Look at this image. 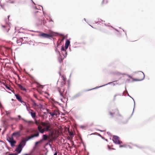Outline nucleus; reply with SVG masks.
<instances>
[{
  "mask_svg": "<svg viewBox=\"0 0 155 155\" xmlns=\"http://www.w3.org/2000/svg\"><path fill=\"white\" fill-rule=\"evenodd\" d=\"M109 114L111 117H113L114 116L116 117V120L118 122H121L123 124L125 123L123 121V120L124 118L123 117L119 114V110L117 108L115 109L114 110H113V111L112 112L110 111Z\"/></svg>",
  "mask_w": 155,
  "mask_h": 155,
  "instance_id": "obj_1",
  "label": "nucleus"
},
{
  "mask_svg": "<svg viewBox=\"0 0 155 155\" xmlns=\"http://www.w3.org/2000/svg\"><path fill=\"white\" fill-rule=\"evenodd\" d=\"M39 36H41L44 38H52L53 35L51 34L45 33L42 32L41 34L39 35Z\"/></svg>",
  "mask_w": 155,
  "mask_h": 155,
  "instance_id": "obj_2",
  "label": "nucleus"
},
{
  "mask_svg": "<svg viewBox=\"0 0 155 155\" xmlns=\"http://www.w3.org/2000/svg\"><path fill=\"white\" fill-rule=\"evenodd\" d=\"M119 138L117 136H114L113 137V141L116 144H120L122 142L119 141Z\"/></svg>",
  "mask_w": 155,
  "mask_h": 155,
  "instance_id": "obj_3",
  "label": "nucleus"
},
{
  "mask_svg": "<svg viewBox=\"0 0 155 155\" xmlns=\"http://www.w3.org/2000/svg\"><path fill=\"white\" fill-rule=\"evenodd\" d=\"M117 82V81H114L112 82H109L107 84H104V85H103L101 86H99V87H95L94 88H92V89H91L88 90L87 91H90V90H92V89H97V88H99V87H102L103 86H106V85H107L110 84H112L113 86H114L115 85V84L114 82L116 83Z\"/></svg>",
  "mask_w": 155,
  "mask_h": 155,
  "instance_id": "obj_4",
  "label": "nucleus"
},
{
  "mask_svg": "<svg viewBox=\"0 0 155 155\" xmlns=\"http://www.w3.org/2000/svg\"><path fill=\"white\" fill-rule=\"evenodd\" d=\"M138 72H140V73L139 74V75L140 76L142 77V78L140 79H134L133 80V81H142L143 80L145 76L144 73L142 71H139Z\"/></svg>",
  "mask_w": 155,
  "mask_h": 155,
  "instance_id": "obj_5",
  "label": "nucleus"
},
{
  "mask_svg": "<svg viewBox=\"0 0 155 155\" xmlns=\"http://www.w3.org/2000/svg\"><path fill=\"white\" fill-rule=\"evenodd\" d=\"M21 133L20 131H18L14 132L12 134V136H13V137H15L16 138H19L21 136Z\"/></svg>",
  "mask_w": 155,
  "mask_h": 155,
  "instance_id": "obj_6",
  "label": "nucleus"
},
{
  "mask_svg": "<svg viewBox=\"0 0 155 155\" xmlns=\"http://www.w3.org/2000/svg\"><path fill=\"white\" fill-rule=\"evenodd\" d=\"M26 109L27 110L29 111V113L31 114V115L33 118H34L36 116V113L34 112L31 109H28V107L26 106Z\"/></svg>",
  "mask_w": 155,
  "mask_h": 155,
  "instance_id": "obj_7",
  "label": "nucleus"
},
{
  "mask_svg": "<svg viewBox=\"0 0 155 155\" xmlns=\"http://www.w3.org/2000/svg\"><path fill=\"white\" fill-rule=\"evenodd\" d=\"M25 145V142L21 140L18 145V148H22V149Z\"/></svg>",
  "mask_w": 155,
  "mask_h": 155,
  "instance_id": "obj_8",
  "label": "nucleus"
},
{
  "mask_svg": "<svg viewBox=\"0 0 155 155\" xmlns=\"http://www.w3.org/2000/svg\"><path fill=\"white\" fill-rule=\"evenodd\" d=\"M15 94V96L16 98L19 101H20L21 103H24L23 101L22 100L21 98L20 97L19 94Z\"/></svg>",
  "mask_w": 155,
  "mask_h": 155,
  "instance_id": "obj_9",
  "label": "nucleus"
},
{
  "mask_svg": "<svg viewBox=\"0 0 155 155\" xmlns=\"http://www.w3.org/2000/svg\"><path fill=\"white\" fill-rule=\"evenodd\" d=\"M39 136V133L38 132H37L36 134L32 135L30 136H29V137L30 140L34 137H38Z\"/></svg>",
  "mask_w": 155,
  "mask_h": 155,
  "instance_id": "obj_10",
  "label": "nucleus"
},
{
  "mask_svg": "<svg viewBox=\"0 0 155 155\" xmlns=\"http://www.w3.org/2000/svg\"><path fill=\"white\" fill-rule=\"evenodd\" d=\"M12 39L13 40L16 41L17 44H20L18 45H21L22 42H21V41L20 40H18L16 37H14Z\"/></svg>",
  "mask_w": 155,
  "mask_h": 155,
  "instance_id": "obj_11",
  "label": "nucleus"
},
{
  "mask_svg": "<svg viewBox=\"0 0 155 155\" xmlns=\"http://www.w3.org/2000/svg\"><path fill=\"white\" fill-rule=\"evenodd\" d=\"M44 22L42 20L38 19L37 21L36 24L38 26L42 25Z\"/></svg>",
  "mask_w": 155,
  "mask_h": 155,
  "instance_id": "obj_12",
  "label": "nucleus"
},
{
  "mask_svg": "<svg viewBox=\"0 0 155 155\" xmlns=\"http://www.w3.org/2000/svg\"><path fill=\"white\" fill-rule=\"evenodd\" d=\"M81 93H79L74 95V96H73V97H72V99H76L81 96Z\"/></svg>",
  "mask_w": 155,
  "mask_h": 155,
  "instance_id": "obj_13",
  "label": "nucleus"
},
{
  "mask_svg": "<svg viewBox=\"0 0 155 155\" xmlns=\"http://www.w3.org/2000/svg\"><path fill=\"white\" fill-rule=\"evenodd\" d=\"M61 51L64 52V53L65 54V55H64V57H65L67 56V52L66 50H64V48L63 46H61Z\"/></svg>",
  "mask_w": 155,
  "mask_h": 155,
  "instance_id": "obj_14",
  "label": "nucleus"
},
{
  "mask_svg": "<svg viewBox=\"0 0 155 155\" xmlns=\"http://www.w3.org/2000/svg\"><path fill=\"white\" fill-rule=\"evenodd\" d=\"M8 142L10 143L11 147H13L15 146V144L16 143V142L14 140L11 141H8Z\"/></svg>",
  "mask_w": 155,
  "mask_h": 155,
  "instance_id": "obj_15",
  "label": "nucleus"
},
{
  "mask_svg": "<svg viewBox=\"0 0 155 155\" xmlns=\"http://www.w3.org/2000/svg\"><path fill=\"white\" fill-rule=\"evenodd\" d=\"M18 117L19 118V119H20V118H21V120H24L25 122H26L28 124H29L31 122V121L27 120H25L24 118H21V116L19 115L18 116Z\"/></svg>",
  "mask_w": 155,
  "mask_h": 155,
  "instance_id": "obj_16",
  "label": "nucleus"
},
{
  "mask_svg": "<svg viewBox=\"0 0 155 155\" xmlns=\"http://www.w3.org/2000/svg\"><path fill=\"white\" fill-rule=\"evenodd\" d=\"M114 74L115 75H117V76H119L120 75H126V73H121L119 72H118V71H116V72H115L114 73Z\"/></svg>",
  "mask_w": 155,
  "mask_h": 155,
  "instance_id": "obj_17",
  "label": "nucleus"
},
{
  "mask_svg": "<svg viewBox=\"0 0 155 155\" xmlns=\"http://www.w3.org/2000/svg\"><path fill=\"white\" fill-rule=\"evenodd\" d=\"M65 58V57H64H64L62 58L61 57V55H60L59 57L58 58V61L60 63H61V62H62L63 60Z\"/></svg>",
  "mask_w": 155,
  "mask_h": 155,
  "instance_id": "obj_18",
  "label": "nucleus"
},
{
  "mask_svg": "<svg viewBox=\"0 0 155 155\" xmlns=\"http://www.w3.org/2000/svg\"><path fill=\"white\" fill-rule=\"evenodd\" d=\"M22 150V148H18V147L15 149V151L18 152V153H19L21 152Z\"/></svg>",
  "mask_w": 155,
  "mask_h": 155,
  "instance_id": "obj_19",
  "label": "nucleus"
},
{
  "mask_svg": "<svg viewBox=\"0 0 155 155\" xmlns=\"http://www.w3.org/2000/svg\"><path fill=\"white\" fill-rule=\"evenodd\" d=\"M48 138V136L46 134H44L43 135L42 140H46Z\"/></svg>",
  "mask_w": 155,
  "mask_h": 155,
  "instance_id": "obj_20",
  "label": "nucleus"
},
{
  "mask_svg": "<svg viewBox=\"0 0 155 155\" xmlns=\"http://www.w3.org/2000/svg\"><path fill=\"white\" fill-rule=\"evenodd\" d=\"M31 101L32 102L33 104H32V105L33 106L35 107L37 105V104L36 103L35 101L33 100V99H31Z\"/></svg>",
  "mask_w": 155,
  "mask_h": 155,
  "instance_id": "obj_21",
  "label": "nucleus"
},
{
  "mask_svg": "<svg viewBox=\"0 0 155 155\" xmlns=\"http://www.w3.org/2000/svg\"><path fill=\"white\" fill-rule=\"evenodd\" d=\"M21 38L22 39V41H24V39H26L25 40V41L23 42V43H24L25 42H25H28V38H27V37H22Z\"/></svg>",
  "mask_w": 155,
  "mask_h": 155,
  "instance_id": "obj_22",
  "label": "nucleus"
},
{
  "mask_svg": "<svg viewBox=\"0 0 155 155\" xmlns=\"http://www.w3.org/2000/svg\"><path fill=\"white\" fill-rule=\"evenodd\" d=\"M19 130L18 131H20V132L21 133V132L23 130L24 127L21 124H19Z\"/></svg>",
  "mask_w": 155,
  "mask_h": 155,
  "instance_id": "obj_23",
  "label": "nucleus"
},
{
  "mask_svg": "<svg viewBox=\"0 0 155 155\" xmlns=\"http://www.w3.org/2000/svg\"><path fill=\"white\" fill-rule=\"evenodd\" d=\"M103 21L101 19H99L98 21L95 22L97 24H99L100 25H101V24H102V22Z\"/></svg>",
  "mask_w": 155,
  "mask_h": 155,
  "instance_id": "obj_24",
  "label": "nucleus"
},
{
  "mask_svg": "<svg viewBox=\"0 0 155 155\" xmlns=\"http://www.w3.org/2000/svg\"><path fill=\"white\" fill-rule=\"evenodd\" d=\"M70 41L69 40H67L66 41L65 45L69 46V45L70 44Z\"/></svg>",
  "mask_w": 155,
  "mask_h": 155,
  "instance_id": "obj_25",
  "label": "nucleus"
},
{
  "mask_svg": "<svg viewBox=\"0 0 155 155\" xmlns=\"http://www.w3.org/2000/svg\"><path fill=\"white\" fill-rule=\"evenodd\" d=\"M8 138L9 139V140L8 139H7V140L8 141H8H11L14 140L13 137L12 136L11 137H8Z\"/></svg>",
  "mask_w": 155,
  "mask_h": 155,
  "instance_id": "obj_26",
  "label": "nucleus"
},
{
  "mask_svg": "<svg viewBox=\"0 0 155 155\" xmlns=\"http://www.w3.org/2000/svg\"><path fill=\"white\" fill-rule=\"evenodd\" d=\"M5 87L7 89H8L9 90H10L12 91V92L14 94V91H13L12 90H11L10 89V87L9 86H8V85H7L6 86H5Z\"/></svg>",
  "mask_w": 155,
  "mask_h": 155,
  "instance_id": "obj_27",
  "label": "nucleus"
},
{
  "mask_svg": "<svg viewBox=\"0 0 155 155\" xmlns=\"http://www.w3.org/2000/svg\"><path fill=\"white\" fill-rule=\"evenodd\" d=\"M127 96H129V97H130L134 101V107H135V101H134V99L132 97H131V96H130L129 95V94L128 93V94H127ZM134 109H133V113H132V115H132L133 114V112H134Z\"/></svg>",
  "mask_w": 155,
  "mask_h": 155,
  "instance_id": "obj_28",
  "label": "nucleus"
},
{
  "mask_svg": "<svg viewBox=\"0 0 155 155\" xmlns=\"http://www.w3.org/2000/svg\"><path fill=\"white\" fill-rule=\"evenodd\" d=\"M46 130L48 131L50 130V126L48 125H47L46 127Z\"/></svg>",
  "mask_w": 155,
  "mask_h": 155,
  "instance_id": "obj_29",
  "label": "nucleus"
},
{
  "mask_svg": "<svg viewBox=\"0 0 155 155\" xmlns=\"http://www.w3.org/2000/svg\"><path fill=\"white\" fill-rule=\"evenodd\" d=\"M59 92L60 93V95L62 97H63L65 100H66L67 101L68 100V98L64 97L63 96V95L62 94V93L61 92L59 91Z\"/></svg>",
  "mask_w": 155,
  "mask_h": 155,
  "instance_id": "obj_30",
  "label": "nucleus"
},
{
  "mask_svg": "<svg viewBox=\"0 0 155 155\" xmlns=\"http://www.w3.org/2000/svg\"><path fill=\"white\" fill-rule=\"evenodd\" d=\"M38 107L40 109H41L42 107V105L41 104H37L36 106Z\"/></svg>",
  "mask_w": 155,
  "mask_h": 155,
  "instance_id": "obj_31",
  "label": "nucleus"
},
{
  "mask_svg": "<svg viewBox=\"0 0 155 155\" xmlns=\"http://www.w3.org/2000/svg\"><path fill=\"white\" fill-rule=\"evenodd\" d=\"M30 138H29V137L27 138H26L25 140H22V141H24L25 142V144H26V141H28V140H30Z\"/></svg>",
  "mask_w": 155,
  "mask_h": 155,
  "instance_id": "obj_32",
  "label": "nucleus"
},
{
  "mask_svg": "<svg viewBox=\"0 0 155 155\" xmlns=\"http://www.w3.org/2000/svg\"><path fill=\"white\" fill-rule=\"evenodd\" d=\"M61 78L64 82L65 83L66 81V78L63 76H61Z\"/></svg>",
  "mask_w": 155,
  "mask_h": 155,
  "instance_id": "obj_33",
  "label": "nucleus"
},
{
  "mask_svg": "<svg viewBox=\"0 0 155 155\" xmlns=\"http://www.w3.org/2000/svg\"><path fill=\"white\" fill-rule=\"evenodd\" d=\"M7 2L8 3L13 4L14 3V1L12 0H9L7 1Z\"/></svg>",
  "mask_w": 155,
  "mask_h": 155,
  "instance_id": "obj_34",
  "label": "nucleus"
},
{
  "mask_svg": "<svg viewBox=\"0 0 155 155\" xmlns=\"http://www.w3.org/2000/svg\"><path fill=\"white\" fill-rule=\"evenodd\" d=\"M41 125L44 127H45L48 125V124L44 122H42Z\"/></svg>",
  "mask_w": 155,
  "mask_h": 155,
  "instance_id": "obj_35",
  "label": "nucleus"
},
{
  "mask_svg": "<svg viewBox=\"0 0 155 155\" xmlns=\"http://www.w3.org/2000/svg\"><path fill=\"white\" fill-rule=\"evenodd\" d=\"M49 114H50L52 116H54V115H55V113L53 112H50L49 113Z\"/></svg>",
  "mask_w": 155,
  "mask_h": 155,
  "instance_id": "obj_36",
  "label": "nucleus"
},
{
  "mask_svg": "<svg viewBox=\"0 0 155 155\" xmlns=\"http://www.w3.org/2000/svg\"><path fill=\"white\" fill-rule=\"evenodd\" d=\"M39 132H40L42 134H43L44 133V132H45V129L43 128V129H42Z\"/></svg>",
  "mask_w": 155,
  "mask_h": 155,
  "instance_id": "obj_37",
  "label": "nucleus"
},
{
  "mask_svg": "<svg viewBox=\"0 0 155 155\" xmlns=\"http://www.w3.org/2000/svg\"><path fill=\"white\" fill-rule=\"evenodd\" d=\"M38 131H39L42 129V127L40 126H38Z\"/></svg>",
  "mask_w": 155,
  "mask_h": 155,
  "instance_id": "obj_38",
  "label": "nucleus"
},
{
  "mask_svg": "<svg viewBox=\"0 0 155 155\" xmlns=\"http://www.w3.org/2000/svg\"><path fill=\"white\" fill-rule=\"evenodd\" d=\"M58 47V46H57V47H56L55 49V51L57 53H58V54H59V51H58V48H57Z\"/></svg>",
  "mask_w": 155,
  "mask_h": 155,
  "instance_id": "obj_39",
  "label": "nucleus"
},
{
  "mask_svg": "<svg viewBox=\"0 0 155 155\" xmlns=\"http://www.w3.org/2000/svg\"><path fill=\"white\" fill-rule=\"evenodd\" d=\"M53 112L54 113H55V115L56 116H57V115H58V114H57V113L58 112V111H57V110H55Z\"/></svg>",
  "mask_w": 155,
  "mask_h": 155,
  "instance_id": "obj_40",
  "label": "nucleus"
},
{
  "mask_svg": "<svg viewBox=\"0 0 155 155\" xmlns=\"http://www.w3.org/2000/svg\"><path fill=\"white\" fill-rule=\"evenodd\" d=\"M5 112L6 113V114L7 115L8 114H9L11 113V112L9 111H6Z\"/></svg>",
  "mask_w": 155,
  "mask_h": 155,
  "instance_id": "obj_41",
  "label": "nucleus"
},
{
  "mask_svg": "<svg viewBox=\"0 0 155 155\" xmlns=\"http://www.w3.org/2000/svg\"><path fill=\"white\" fill-rule=\"evenodd\" d=\"M80 127L82 129H84L85 127V126L83 125H81L80 126Z\"/></svg>",
  "mask_w": 155,
  "mask_h": 155,
  "instance_id": "obj_42",
  "label": "nucleus"
},
{
  "mask_svg": "<svg viewBox=\"0 0 155 155\" xmlns=\"http://www.w3.org/2000/svg\"><path fill=\"white\" fill-rule=\"evenodd\" d=\"M20 88L21 89L24 91H26V89L23 86H22V87H21Z\"/></svg>",
  "mask_w": 155,
  "mask_h": 155,
  "instance_id": "obj_43",
  "label": "nucleus"
},
{
  "mask_svg": "<svg viewBox=\"0 0 155 155\" xmlns=\"http://www.w3.org/2000/svg\"><path fill=\"white\" fill-rule=\"evenodd\" d=\"M53 22L52 24V25H53L54 24V21H53L52 20V19H51L49 21V22Z\"/></svg>",
  "mask_w": 155,
  "mask_h": 155,
  "instance_id": "obj_44",
  "label": "nucleus"
},
{
  "mask_svg": "<svg viewBox=\"0 0 155 155\" xmlns=\"http://www.w3.org/2000/svg\"><path fill=\"white\" fill-rule=\"evenodd\" d=\"M18 155V154L17 153H12L9 154L8 155Z\"/></svg>",
  "mask_w": 155,
  "mask_h": 155,
  "instance_id": "obj_45",
  "label": "nucleus"
},
{
  "mask_svg": "<svg viewBox=\"0 0 155 155\" xmlns=\"http://www.w3.org/2000/svg\"><path fill=\"white\" fill-rule=\"evenodd\" d=\"M126 75H127V76H128L130 78L132 79H133L132 77L130 75H129V74H126Z\"/></svg>",
  "mask_w": 155,
  "mask_h": 155,
  "instance_id": "obj_46",
  "label": "nucleus"
},
{
  "mask_svg": "<svg viewBox=\"0 0 155 155\" xmlns=\"http://www.w3.org/2000/svg\"><path fill=\"white\" fill-rule=\"evenodd\" d=\"M120 147H126V145H120L119 146Z\"/></svg>",
  "mask_w": 155,
  "mask_h": 155,
  "instance_id": "obj_47",
  "label": "nucleus"
},
{
  "mask_svg": "<svg viewBox=\"0 0 155 155\" xmlns=\"http://www.w3.org/2000/svg\"><path fill=\"white\" fill-rule=\"evenodd\" d=\"M104 25H105V26H109V27H111V28H113V27L112 26H109V25H108V24L106 25V24H104Z\"/></svg>",
  "mask_w": 155,
  "mask_h": 155,
  "instance_id": "obj_48",
  "label": "nucleus"
},
{
  "mask_svg": "<svg viewBox=\"0 0 155 155\" xmlns=\"http://www.w3.org/2000/svg\"><path fill=\"white\" fill-rule=\"evenodd\" d=\"M24 103H22V104L24 105H25L26 107V106H27V105H26V102H25L24 101Z\"/></svg>",
  "mask_w": 155,
  "mask_h": 155,
  "instance_id": "obj_49",
  "label": "nucleus"
},
{
  "mask_svg": "<svg viewBox=\"0 0 155 155\" xmlns=\"http://www.w3.org/2000/svg\"><path fill=\"white\" fill-rule=\"evenodd\" d=\"M49 145L51 148H52L53 147H52V145L50 143H49Z\"/></svg>",
  "mask_w": 155,
  "mask_h": 155,
  "instance_id": "obj_50",
  "label": "nucleus"
},
{
  "mask_svg": "<svg viewBox=\"0 0 155 155\" xmlns=\"http://www.w3.org/2000/svg\"><path fill=\"white\" fill-rule=\"evenodd\" d=\"M99 136L100 137H101L102 139H105L104 138V137H102L101 134H99Z\"/></svg>",
  "mask_w": 155,
  "mask_h": 155,
  "instance_id": "obj_51",
  "label": "nucleus"
},
{
  "mask_svg": "<svg viewBox=\"0 0 155 155\" xmlns=\"http://www.w3.org/2000/svg\"><path fill=\"white\" fill-rule=\"evenodd\" d=\"M39 143V141H37L35 143V145H37L38 143Z\"/></svg>",
  "mask_w": 155,
  "mask_h": 155,
  "instance_id": "obj_52",
  "label": "nucleus"
},
{
  "mask_svg": "<svg viewBox=\"0 0 155 155\" xmlns=\"http://www.w3.org/2000/svg\"><path fill=\"white\" fill-rule=\"evenodd\" d=\"M1 84L3 85H4L5 86H6L7 85L5 84L4 82L2 83H1Z\"/></svg>",
  "mask_w": 155,
  "mask_h": 155,
  "instance_id": "obj_53",
  "label": "nucleus"
},
{
  "mask_svg": "<svg viewBox=\"0 0 155 155\" xmlns=\"http://www.w3.org/2000/svg\"><path fill=\"white\" fill-rule=\"evenodd\" d=\"M18 87L20 88H21V87H22V86L21 85V84H19L18 85Z\"/></svg>",
  "mask_w": 155,
  "mask_h": 155,
  "instance_id": "obj_54",
  "label": "nucleus"
},
{
  "mask_svg": "<svg viewBox=\"0 0 155 155\" xmlns=\"http://www.w3.org/2000/svg\"><path fill=\"white\" fill-rule=\"evenodd\" d=\"M68 46H67V45H65V49H68Z\"/></svg>",
  "mask_w": 155,
  "mask_h": 155,
  "instance_id": "obj_55",
  "label": "nucleus"
},
{
  "mask_svg": "<svg viewBox=\"0 0 155 155\" xmlns=\"http://www.w3.org/2000/svg\"><path fill=\"white\" fill-rule=\"evenodd\" d=\"M119 95L118 94H115L114 96V100L115 99V97H116L117 96V95Z\"/></svg>",
  "mask_w": 155,
  "mask_h": 155,
  "instance_id": "obj_56",
  "label": "nucleus"
},
{
  "mask_svg": "<svg viewBox=\"0 0 155 155\" xmlns=\"http://www.w3.org/2000/svg\"><path fill=\"white\" fill-rule=\"evenodd\" d=\"M54 155H57V151H56L54 153Z\"/></svg>",
  "mask_w": 155,
  "mask_h": 155,
  "instance_id": "obj_57",
  "label": "nucleus"
},
{
  "mask_svg": "<svg viewBox=\"0 0 155 155\" xmlns=\"http://www.w3.org/2000/svg\"><path fill=\"white\" fill-rule=\"evenodd\" d=\"M130 81V79H127L126 80V82H129Z\"/></svg>",
  "mask_w": 155,
  "mask_h": 155,
  "instance_id": "obj_58",
  "label": "nucleus"
},
{
  "mask_svg": "<svg viewBox=\"0 0 155 155\" xmlns=\"http://www.w3.org/2000/svg\"><path fill=\"white\" fill-rule=\"evenodd\" d=\"M11 119L12 120H14V119H16V118H13V117H11Z\"/></svg>",
  "mask_w": 155,
  "mask_h": 155,
  "instance_id": "obj_59",
  "label": "nucleus"
},
{
  "mask_svg": "<svg viewBox=\"0 0 155 155\" xmlns=\"http://www.w3.org/2000/svg\"><path fill=\"white\" fill-rule=\"evenodd\" d=\"M115 84V85H116V84H119V85H120L121 84H118V83H117V82L116 83V82H114Z\"/></svg>",
  "mask_w": 155,
  "mask_h": 155,
  "instance_id": "obj_60",
  "label": "nucleus"
},
{
  "mask_svg": "<svg viewBox=\"0 0 155 155\" xmlns=\"http://www.w3.org/2000/svg\"><path fill=\"white\" fill-rule=\"evenodd\" d=\"M98 130L101 132H104L105 131L104 130Z\"/></svg>",
  "mask_w": 155,
  "mask_h": 155,
  "instance_id": "obj_61",
  "label": "nucleus"
},
{
  "mask_svg": "<svg viewBox=\"0 0 155 155\" xmlns=\"http://www.w3.org/2000/svg\"><path fill=\"white\" fill-rule=\"evenodd\" d=\"M38 11L35 12L34 14L35 15L37 13H38Z\"/></svg>",
  "mask_w": 155,
  "mask_h": 155,
  "instance_id": "obj_62",
  "label": "nucleus"
},
{
  "mask_svg": "<svg viewBox=\"0 0 155 155\" xmlns=\"http://www.w3.org/2000/svg\"><path fill=\"white\" fill-rule=\"evenodd\" d=\"M2 107V105L1 103H0V108Z\"/></svg>",
  "mask_w": 155,
  "mask_h": 155,
  "instance_id": "obj_63",
  "label": "nucleus"
},
{
  "mask_svg": "<svg viewBox=\"0 0 155 155\" xmlns=\"http://www.w3.org/2000/svg\"><path fill=\"white\" fill-rule=\"evenodd\" d=\"M104 0H103V1H102V4H104Z\"/></svg>",
  "mask_w": 155,
  "mask_h": 155,
  "instance_id": "obj_64",
  "label": "nucleus"
}]
</instances>
